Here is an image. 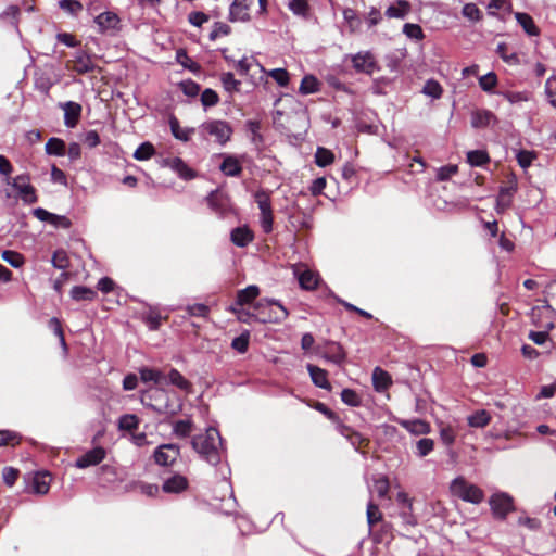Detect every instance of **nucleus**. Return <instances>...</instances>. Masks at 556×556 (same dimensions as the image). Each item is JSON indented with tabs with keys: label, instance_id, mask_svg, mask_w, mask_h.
<instances>
[{
	"label": "nucleus",
	"instance_id": "nucleus-1",
	"mask_svg": "<svg viewBox=\"0 0 556 556\" xmlns=\"http://www.w3.org/2000/svg\"><path fill=\"white\" fill-rule=\"evenodd\" d=\"M223 438L215 427H207L204 433L194 435L191 439L192 448L201 459L212 466H217L223 457Z\"/></svg>",
	"mask_w": 556,
	"mask_h": 556
},
{
	"label": "nucleus",
	"instance_id": "nucleus-2",
	"mask_svg": "<svg viewBox=\"0 0 556 556\" xmlns=\"http://www.w3.org/2000/svg\"><path fill=\"white\" fill-rule=\"evenodd\" d=\"M140 401L143 406L164 416H174L181 409L177 395L159 387H150L142 391Z\"/></svg>",
	"mask_w": 556,
	"mask_h": 556
},
{
	"label": "nucleus",
	"instance_id": "nucleus-3",
	"mask_svg": "<svg viewBox=\"0 0 556 556\" xmlns=\"http://www.w3.org/2000/svg\"><path fill=\"white\" fill-rule=\"evenodd\" d=\"M450 490L454 496L467 503L480 504L484 498V493L478 485L460 476L452 480Z\"/></svg>",
	"mask_w": 556,
	"mask_h": 556
},
{
	"label": "nucleus",
	"instance_id": "nucleus-4",
	"mask_svg": "<svg viewBox=\"0 0 556 556\" xmlns=\"http://www.w3.org/2000/svg\"><path fill=\"white\" fill-rule=\"evenodd\" d=\"M200 129L203 134L214 137L215 141L219 144L228 142L232 135V128L226 121L213 119L204 122Z\"/></svg>",
	"mask_w": 556,
	"mask_h": 556
},
{
	"label": "nucleus",
	"instance_id": "nucleus-5",
	"mask_svg": "<svg viewBox=\"0 0 556 556\" xmlns=\"http://www.w3.org/2000/svg\"><path fill=\"white\" fill-rule=\"evenodd\" d=\"M254 198L261 211V227L264 232L269 233L273 230L274 222L270 195L265 190H258Z\"/></svg>",
	"mask_w": 556,
	"mask_h": 556
},
{
	"label": "nucleus",
	"instance_id": "nucleus-6",
	"mask_svg": "<svg viewBox=\"0 0 556 556\" xmlns=\"http://www.w3.org/2000/svg\"><path fill=\"white\" fill-rule=\"evenodd\" d=\"M518 190L517 176L510 173L506 177L505 185L500 188V192L496 199L497 212H504L507 210L513 202V197Z\"/></svg>",
	"mask_w": 556,
	"mask_h": 556
},
{
	"label": "nucleus",
	"instance_id": "nucleus-7",
	"mask_svg": "<svg viewBox=\"0 0 556 556\" xmlns=\"http://www.w3.org/2000/svg\"><path fill=\"white\" fill-rule=\"evenodd\" d=\"M180 456V447L174 443L161 444L153 452L154 463L162 467L172 466Z\"/></svg>",
	"mask_w": 556,
	"mask_h": 556
},
{
	"label": "nucleus",
	"instance_id": "nucleus-8",
	"mask_svg": "<svg viewBox=\"0 0 556 556\" xmlns=\"http://www.w3.org/2000/svg\"><path fill=\"white\" fill-rule=\"evenodd\" d=\"M293 274L298 278L300 287L306 291L315 290L320 282L319 275L309 269L305 264L293 265Z\"/></svg>",
	"mask_w": 556,
	"mask_h": 556
},
{
	"label": "nucleus",
	"instance_id": "nucleus-9",
	"mask_svg": "<svg viewBox=\"0 0 556 556\" xmlns=\"http://www.w3.org/2000/svg\"><path fill=\"white\" fill-rule=\"evenodd\" d=\"M27 488L33 494L45 495L50 490V473L46 470L36 471L24 477Z\"/></svg>",
	"mask_w": 556,
	"mask_h": 556
},
{
	"label": "nucleus",
	"instance_id": "nucleus-10",
	"mask_svg": "<svg viewBox=\"0 0 556 556\" xmlns=\"http://www.w3.org/2000/svg\"><path fill=\"white\" fill-rule=\"evenodd\" d=\"M489 503L494 516L501 519H504L514 509L513 497L507 493L493 494Z\"/></svg>",
	"mask_w": 556,
	"mask_h": 556
},
{
	"label": "nucleus",
	"instance_id": "nucleus-11",
	"mask_svg": "<svg viewBox=\"0 0 556 556\" xmlns=\"http://www.w3.org/2000/svg\"><path fill=\"white\" fill-rule=\"evenodd\" d=\"M205 200L208 207L218 216H226L231 211L229 198L219 190L212 191Z\"/></svg>",
	"mask_w": 556,
	"mask_h": 556
},
{
	"label": "nucleus",
	"instance_id": "nucleus-12",
	"mask_svg": "<svg viewBox=\"0 0 556 556\" xmlns=\"http://www.w3.org/2000/svg\"><path fill=\"white\" fill-rule=\"evenodd\" d=\"M104 459V447L97 446L76 458L75 467L86 469L91 466H97Z\"/></svg>",
	"mask_w": 556,
	"mask_h": 556
},
{
	"label": "nucleus",
	"instance_id": "nucleus-13",
	"mask_svg": "<svg viewBox=\"0 0 556 556\" xmlns=\"http://www.w3.org/2000/svg\"><path fill=\"white\" fill-rule=\"evenodd\" d=\"M253 0H233L229 9V21L248 22L250 21V7Z\"/></svg>",
	"mask_w": 556,
	"mask_h": 556
},
{
	"label": "nucleus",
	"instance_id": "nucleus-14",
	"mask_svg": "<svg viewBox=\"0 0 556 556\" xmlns=\"http://www.w3.org/2000/svg\"><path fill=\"white\" fill-rule=\"evenodd\" d=\"M189 486L188 479L179 473H175L166 479H164L162 484V490L165 493L170 494H179L186 491Z\"/></svg>",
	"mask_w": 556,
	"mask_h": 556
},
{
	"label": "nucleus",
	"instance_id": "nucleus-15",
	"mask_svg": "<svg viewBox=\"0 0 556 556\" xmlns=\"http://www.w3.org/2000/svg\"><path fill=\"white\" fill-rule=\"evenodd\" d=\"M127 295L116 287L115 282L106 277V311L113 309V305L126 303Z\"/></svg>",
	"mask_w": 556,
	"mask_h": 556
},
{
	"label": "nucleus",
	"instance_id": "nucleus-16",
	"mask_svg": "<svg viewBox=\"0 0 556 556\" xmlns=\"http://www.w3.org/2000/svg\"><path fill=\"white\" fill-rule=\"evenodd\" d=\"M264 304H266L268 306H275L276 309L274 311V315H270L268 318H258L257 319L262 323H266V321L281 323L289 315L288 309L278 300L263 299L258 302L257 306L261 307Z\"/></svg>",
	"mask_w": 556,
	"mask_h": 556
},
{
	"label": "nucleus",
	"instance_id": "nucleus-17",
	"mask_svg": "<svg viewBox=\"0 0 556 556\" xmlns=\"http://www.w3.org/2000/svg\"><path fill=\"white\" fill-rule=\"evenodd\" d=\"M86 380L89 395L100 402L99 412L104 415V403L102 402L104 379L99 375L98 377L86 376Z\"/></svg>",
	"mask_w": 556,
	"mask_h": 556
},
{
	"label": "nucleus",
	"instance_id": "nucleus-18",
	"mask_svg": "<svg viewBox=\"0 0 556 556\" xmlns=\"http://www.w3.org/2000/svg\"><path fill=\"white\" fill-rule=\"evenodd\" d=\"M353 67L357 72L371 74L376 67L374 55L370 52L357 53L352 58Z\"/></svg>",
	"mask_w": 556,
	"mask_h": 556
},
{
	"label": "nucleus",
	"instance_id": "nucleus-19",
	"mask_svg": "<svg viewBox=\"0 0 556 556\" xmlns=\"http://www.w3.org/2000/svg\"><path fill=\"white\" fill-rule=\"evenodd\" d=\"M399 425L414 435H424L431 432L430 425L421 419H400Z\"/></svg>",
	"mask_w": 556,
	"mask_h": 556
},
{
	"label": "nucleus",
	"instance_id": "nucleus-20",
	"mask_svg": "<svg viewBox=\"0 0 556 556\" xmlns=\"http://www.w3.org/2000/svg\"><path fill=\"white\" fill-rule=\"evenodd\" d=\"M515 18L517 23L522 27L523 31L529 37H539L541 34V29L535 24L533 17L525 12H517L515 14Z\"/></svg>",
	"mask_w": 556,
	"mask_h": 556
},
{
	"label": "nucleus",
	"instance_id": "nucleus-21",
	"mask_svg": "<svg viewBox=\"0 0 556 556\" xmlns=\"http://www.w3.org/2000/svg\"><path fill=\"white\" fill-rule=\"evenodd\" d=\"M306 368L311 376L312 382L316 387L328 390V391L331 389V384L328 380V375L325 369H323L318 366H315L313 364H307Z\"/></svg>",
	"mask_w": 556,
	"mask_h": 556
},
{
	"label": "nucleus",
	"instance_id": "nucleus-22",
	"mask_svg": "<svg viewBox=\"0 0 556 556\" xmlns=\"http://www.w3.org/2000/svg\"><path fill=\"white\" fill-rule=\"evenodd\" d=\"M63 110L65 125L70 128L75 127L81 115V105L76 102L68 101L63 105Z\"/></svg>",
	"mask_w": 556,
	"mask_h": 556
},
{
	"label": "nucleus",
	"instance_id": "nucleus-23",
	"mask_svg": "<svg viewBox=\"0 0 556 556\" xmlns=\"http://www.w3.org/2000/svg\"><path fill=\"white\" fill-rule=\"evenodd\" d=\"M224 175L229 177H238L243 168L239 160L233 155H226L219 166Z\"/></svg>",
	"mask_w": 556,
	"mask_h": 556
},
{
	"label": "nucleus",
	"instance_id": "nucleus-24",
	"mask_svg": "<svg viewBox=\"0 0 556 556\" xmlns=\"http://www.w3.org/2000/svg\"><path fill=\"white\" fill-rule=\"evenodd\" d=\"M324 357L327 361H329L338 366H341L346 358V353L340 343L330 342V343H328V348H327V351H326Z\"/></svg>",
	"mask_w": 556,
	"mask_h": 556
},
{
	"label": "nucleus",
	"instance_id": "nucleus-25",
	"mask_svg": "<svg viewBox=\"0 0 556 556\" xmlns=\"http://www.w3.org/2000/svg\"><path fill=\"white\" fill-rule=\"evenodd\" d=\"M372 387L377 392L386 391L392 383L390 375L380 367L372 370Z\"/></svg>",
	"mask_w": 556,
	"mask_h": 556
},
{
	"label": "nucleus",
	"instance_id": "nucleus-26",
	"mask_svg": "<svg viewBox=\"0 0 556 556\" xmlns=\"http://www.w3.org/2000/svg\"><path fill=\"white\" fill-rule=\"evenodd\" d=\"M545 311H552V306L548 303V301H546V300L544 301V304L542 306H534V307H532V309H531V319H532V323L538 328H542L543 329L542 331H547L548 332L551 329L554 328V323L552 320H547V321H543V323H538L536 321V317L538 316H543Z\"/></svg>",
	"mask_w": 556,
	"mask_h": 556
},
{
	"label": "nucleus",
	"instance_id": "nucleus-27",
	"mask_svg": "<svg viewBox=\"0 0 556 556\" xmlns=\"http://www.w3.org/2000/svg\"><path fill=\"white\" fill-rule=\"evenodd\" d=\"M409 11L410 3L407 0H397L395 4H392L387 9L386 15L389 18H403L409 13Z\"/></svg>",
	"mask_w": 556,
	"mask_h": 556
},
{
	"label": "nucleus",
	"instance_id": "nucleus-28",
	"mask_svg": "<svg viewBox=\"0 0 556 556\" xmlns=\"http://www.w3.org/2000/svg\"><path fill=\"white\" fill-rule=\"evenodd\" d=\"M260 294V288L255 285H250L244 289L237 292V305H247L252 303Z\"/></svg>",
	"mask_w": 556,
	"mask_h": 556
},
{
	"label": "nucleus",
	"instance_id": "nucleus-29",
	"mask_svg": "<svg viewBox=\"0 0 556 556\" xmlns=\"http://www.w3.org/2000/svg\"><path fill=\"white\" fill-rule=\"evenodd\" d=\"M169 127L173 136L184 142L190 140L191 135L194 132V128H181L179 121L175 116L169 118Z\"/></svg>",
	"mask_w": 556,
	"mask_h": 556
},
{
	"label": "nucleus",
	"instance_id": "nucleus-30",
	"mask_svg": "<svg viewBox=\"0 0 556 556\" xmlns=\"http://www.w3.org/2000/svg\"><path fill=\"white\" fill-rule=\"evenodd\" d=\"M254 239L253 231L247 226H240L231 230V243H250Z\"/></svg>",
	"mask_w": 556,
	"mask_h": 556
},
{
	"label": "nucleus",
	"instance_id": "nucleus-31",
	"mask_svg": "<svg viewBox=\"0 0 556 556\" xmlns=\"http://www.w3.org/2000/svg\"><path fill=\"white\" fill-rule=\"evenodd\" d=\"M245 127L248 131L251 134V141L256 147H261L264 144V137L261 134L262 124L256 119H249L245 122Z\"/></svg>",
	"mask_w": 556,
	"mask_h": 556
},
{
	"label": "nucleus",
	"instance_id": "nucleus-32",
	"mask_svg": "<svg viewBox=\"0 0 556 556\" xmlns=\"http://www.w3.org/2000/svg\"><path fill=\"white\" fill-rule=\"evenodd\" d=\"M494 118L493 113L485 110H477L471 114V126L473 128L486 127Z\"/></svg>",
	"mask_w": 556,
	"mask_h": 556
},
{
	"label": "nucleus",
	"instance_id": "nucleus-33",
	"mask_svg": "<svg viewBox=\"0 0 556 556\" xmlns=\"http://www.w3.org/2000/svg\"><path fill=\"white\" fill-rule=\"evenodd\" d=\"M194 429L193 421L188 419L176 420L173 424V433L178 438H187Z\"/></svg>",
	"mask_w": 556,
	"mask_h": 556
},
{
	"label": "nucleus",
	"instance_id": "nucleus-34",
	"mask_svg": "<svg viewBox=\"0 0 556 556\" xmlns=\"http://www.w3.org/2000/svg\"><path fill=\"white\" fill-rule=\"evenodd\" d=\"M172 168L177 172L179 177L189 180L195 177V172L191 169L180 157H174L170 162Z\"/></svg>",
	"mask_w": 556,
	"mask_h": 556
},
{
	"label": "nucleus",
	"instance_id": "nucleus-35",
	"mask_svg": "<svg viewBox=\"0 0 556 556\" xmlns=\"http://www.w3.org/2000/svg\"><path fill=\"white\" fill-rule=\"evenodd\" d=\"M71 296L75 301H87L96 298L97 292L87 286L77 285L72 288Z\"/></svg>",
	"mask_w": 556,
	"mask_h": 556
},
{
	"label": "nucleus",
	"instance_id": "nucleus-36",
	"mask_svg": "<svg viewBox=\"0 0 556 556\" xmlns=\"http://www.w3.org/2000/svg\"><path fill=\"white\" fill-rule=\"evenodd\" d=\"M168 383L177 387L182 391H190L191 383L177 369L172 368L167 375Z\"/></svg>",
	"mask_w": 556,
	"mask_h": 556
},
{
	"label": "nucleus",
	"instance_id": "nucleus-37",
	"mask_svg": "<svg viewBox=\"0 0 556 556\" xmlns=\"http://www.w3.org/2000/svg\"><path fill=\"white\" fill-rule=\"evenodd\" d=\"M139 374L141 381L144 383L153 382L155 384H160L164 379L163 372L155 368L142 367L140 368Z\"/></svg>",
	"mask_w": 556,
	"mask_h": 556
},
{
	"label": "nucleus",
	"instance_id": "nucleus-38",
	"mask_svg": "<svg viewBox=\"0 0 556 556\" xmlns=\"http://www.w3.org/2000/svg\"><path fill=\"white\" fill-rule=\"evenodd\" d=\"M491 420L490 414L485 409H480L468 416L467 422L473 428H483L489 425Z\"/></svg>",
	"mask_w": 556,
	"mask_h": 556
},
{
	"label": "nucleus",
	"instance_id": "nucleus-39",
	"mask_svg": "<svg viewBox=\"0 0 556 556\" xmlns=\"http://www.w3.org/2000/svg\"><path fill=\"white\" fill-rule=\"evenodd\" d=\"M491 161L485 150H472L467 153V162L471 166H484Z\"/></svg>",
	"mask_w": 556,
	"mask_h": 556
},
{
	"label": "nucleus",
	"instance_id": "nucleus-40",
	"mask_svg": "<svg viewBox=\"0 0 556 556\" xmlns=\"http://www.w3.org/2000/svg\"><path fill=\"white\" fill-rule=\"evenodd\" d=\"M139 419L134 414H125L118 418L117 427L121 431L132 432L138 428Z\"/></svg>",
	"mask_w": 556,
	"mask_h": 556
},
{
	"label": "nucleus",
	"instance_id": "nucleus-41",
	"mask_svg": "<svg viewBox=\"0 0 556 556\" xmlns=\"http://www.w3.org/2000/svg\"><path fill=\"white\" fill-rule=\"evenodd\" d=\"M288 8L293 12V14L302 17L308 18L311 7L308 0H290Z\"/></svg>",
	"mask_w": 556,
	"mask_h": 556
},
{
	"label": "nucleus",
	"instance_id": "nucleus-42",
	"mask_svg": "<svg viewBox=\"0 0 556 556\" xmlns=\"http://www.w3.org/2000/svg\"><path fill=\"white\" fill-rule=\"evenodd\" d=\"M46 152L49 155L63 156L66 153L65 142L60 138H50L46 143Z\"/></svg>",
	"mask_w": 556,
	"mask_h": 556
},
{
	"label": "nucleus",
	"instance_id": "nucleus-43",
	"mask_svg": "<svg viewBox=\"0 0 556 556\" xmlns=\"http://www.w3.org/2000/svg\"><path fill=\"white\" fill-rule=\"evenodd\" d=\"M319 90V81L313 75H306L302 78L299 91L302 94L315 93Z\"/></svg>",
	"mask_w": 556,
	"mask_h": 556
},
{
	"label": "nucleus",
	"instance_id": "nucleus-44",
	"mask_svg": "<svg viewBox=\"0 0 556 556\" xmlns=\"http://www.w3.org/2000/svg\"><path fill=\"white\" fill-rule=\"evenodd\" d=\"M1 257L4 262L10 264L13 268H21L25 264V257L13 250H4L1 253Z\"/></svg>",
	"mask_w": 556,
	"mask_h": 556
},
{
	"label": "nucleus",
	"instance_id": "nucleus-45",
	"mask_svg": "<svg viewBox=\"0 0 556 556\" xmlns=\"http://www.w3.org/2000/svg\"><path fill=\"white\" fill-rule=\"evenodd\" d=\"M21 440V433L9 429H0V446H15L20 444Z\"/></svg>",
	"mask_w": 556,
	"mask_h": 556
},
{
	"label": "nucleus",
	"instance_id": "nucleus-46",
	"mask_svg": "<svg viewBox=\"0 0 556 556\" xmlns=\"http://www.w3.org/2000/svg\"><path fill=\"white\" fill-rule=\"evenodd\" d=\"M18 197L26 204H34L38 201L36 189L33 185H23L16 189Z\"/></svg>",
	"mask_w": 556,
	"mask_h": 556
},
{
	"label": "nucleus",
	"instance_id": "nucleus-47",
	"mask_svg": "<svg viewBox=\"0 0 556 556\" xmlns=\"http://www.w3.org/2000/svg\"><path fill=\"white\" fill-rule=\"evenodd\" d=\"M496 52L504 62L510 65H518L520 63L518 54L516 52L509 53L508 46L505 42H501L497 45Z\"/></svg>",
	"mask_w": 556,
	"mask_h": 556
},
{
	"label": "nucleus",
	"instance_id": "nucleus-48",
	"mask_svg": "<svg viewBox=\"0 0 556 556\" xmlns=\"http://www.w3.org/2000/svg\"><path fill=\"white\" fill-rule=\"evenodd\" d=\"M334 154L323 147H318L315 153V162L319 167H326L333 163Z\"/></svg>",
	"mask_w": 556,
	"mask_h": 556
},
{
	"label": "nucleus",
	"instance_id": "nucleus-49",
	"mask_svg": "<svg viewBox=\"0 0 556 556\" xmlns=\"http://www.w3.org/2000/svg\"><path fill=\"white\" fill-rule=\"evenodd\" d=\"M155 154L154 146L147 141L141 143L135 151L134 157L138 161L150 160Z\"/></svg>",
	"mask_w": 556,
	"mask_h": 556
},
{
	"label": "nucleus",
	"instance_id": "nucleus-50",
	"mask_svg": "<svg viewBox=\"0 0 556 556\" xmlns=\"http://www.w3.org/2000/svg\"><path fill=\"white\" fill-rule=\"evenodd\" d=\"M434 448V441L430 438H422L416 442L415 454L422 458L428 456Z\"/></svg>",
	"mask_w": 556,
	"mask_h": 556
},
{
	"label": "nucleus",
	"instance_id": "nucleus-51",
	"mask_svg": "<svg viewBox=\"0 0 556 556\" xmlns=\"http://www.w3.org/2000/svg\"><path fill=\"white\" fill-rule=\"evenodd\" d=\"M143 323L147 325L149 330L155 331L161 327L162 316L160 313L150 309L142 317Z\"/></svg>",
	"mask_w": 556,
	"mask_h": 556
},
{
	"label": "nucleus",
	"instance_id": "nucleus-52",
	"mask_svg": "<svg viewBox=\"0 0 556 556\" xmlns=\"http://www.w3.org/2000/svg\"><path fill=\"white\" fill-rule=\"evenodd\" d=\"M249 342H250V332L245 330L240 336L233 338L231 342V348L236 350L237 352L243 354L249 349Z\"/></svg>",
	"mask_w": 556,
	"mask_h": 556
},
{
	"label": "nucleus",
	"instance_id": "nucleus-53",
	"mask_svg": "<svg viewBox=\"0 0 556 556\" xmlns=\"http://www.w3.org/2000/svg\"><path fill=\"white\" fill-rule=\"evenodd\" d=\"M122 30L119 17L110 11H106V35H116Z\"/></svg>",
	"mask_w": 556,
	"mask_h": 556
},
{
	"label": "nucleus",
	"instance_id": "nucleus-54",
	"mask_svg": "<svg viewBox=\"0 0 556 556\" xmlns=\"http://www.w3.org/2000/svg\"><path fill=\"white\" fill-rule=\"evenodd\" d=\"M231 27L223 22H215L213 25V29L208 35L210 40L214 41L220 37H225L230 35Z\"/></svg>",
	"mask_w": 556,
	"mask_h": 556
},
{
	"label": "nucleus",
	"instance_id": "nucleus-55",
	"mask_svg": "<svg viewBox=\"0 0 556 556\" xmlns=\"http://www.w3.org/2000/svg\"><path fill=\"white\" fill-rule=\"evenodd\" d=\"M422 92L433 99H439L442 96L443 89L437 80L429 79L426 81Z\"/></svg>",
	"mask_w": 556,
	"mask_h": 556
},
{
	"label": "nucleus",
	"instance_id": "nucleus-56",
	"mask_svg": "<svg viewBox=\"0 0 556 556\" xmlns=\"http://www.w3.org/2000/svg\"><path fill=\"white\" fill-rule=\"evenodd\" d=\"M341 400L344 404L352 407H357L362 403L359 395L354 390L349 388L342 390Z\"/></svg>",
	"mask_w": 556,
	"mask_h": 556
},
{
	"label": "nucleus",
	"instance_id": "nucleus-57",
	"mask_svg": "<svg viewBox=\"0 0 556 556\" xmlns=\"http://www.w3.org/2000/svg\"><path fill=\"white\" fill-rule=\"evenodd\" d=\"M51 263H52L53 267H55L56 269H62V270L66 269L70 265V261H68L66 252L64 250L54 251L52 258H51Z\"/></svg>",
	"mask_w": 556,
	"mask_h": 556
},
{
	"label": "nucleus",
	"instance_id": "nucleus-58",
	"mask_svg": "<svg viewBox=\"0 0 556 556\" xmlns=\"http://www.w3.org/2000/svg\"><path fill=\"white\" fill-rule=\"evenodd\" d=\"M20 469L15 468V467H12V466H5L2 470V479H3V482L8 485V486H13L18 477H20Z\"/></svg>",
	"mask_w": 556,
	"mask_h": 556
},
{
	"label": "nucleus",
	"instance_id": "nucleus-59",
	"mask_svg": "<svg viewBox=\"0 0 556 556\" xmlns=\"http://www.w3.org/2000/svg\"><path fill=\"white\" fill-rule=\"evenodd\" d=\"M222 83L226 91H239L241 81L237 80L232 73H224L222 75Z\"/></svg>",
	"mask_w": 556,
	"mask_h": 556
},
{
	"label": "nucleus",
	"instance_id": "nucleus-60",
	"mask_svg": "<svg viewBox=\"0 0 556 556\" xmlns=\"http://www.w3.org/2000/svg\"><path fill=\"white\" fill-rule=\"evenodd\" d=\"M280 87H287L290 81V76L285 68L271 70L268 74Z\"/></svg>",
	"mask_w": 556,
	"mask_h": 556
},
{
	"label": "nucleus",
	"instance_id": "nucleus-61",
	"mask_svg": "<svg viewBox=\"0 0 556 556\" xmlns=\"http://www.w3.org/2000/svg\"><path fill=\"white\" fill-rule=\"evenodd\" d=\"M389 488L390 485L387 477L382 476L374 480V492L378 495L379 498L387 496Z\"/></svg>",
	"mask_w": 556,
	"mask_h": 556
},
{
	"label": "nucleus",
	"instance_id": "nucleus-62",
	"mask_svg": "<svg viewBox=\"0 0 556 556\" xmlns=\"http://www.w3.org/2000/svg\"><path fill=\"white\" fill-rule=\"evenodd\" d=\"M403 33L410 39L421 40L425 37L422 28L418 24L406 23L403 26Z\"/></svg>",
	"mask_w": 556,
	"mask_h": 556
},
{
	"label": "nucleus",
	"instance_id": "nucleus-63",
	"mask_svg": "<svg viewBox=\"0 0 556 556\" xmlns=\"http://www.w3.org/2000/svg\"><path fill=\"white\" fill-rule=\"evenodd\" d=\"M367 522L370 527L379 522L382 518V515L379 510V506L377 504H374L372 502H369L367 504Z\"/></svg>",
	"mask_w": 556,
	"mask_h": 556
},
{
	"label": "nucleus",
	"instance_id": "nucleus-64",
	"mask_svg": "<svg viewBox=\"0 0 556 556\" xmlns=\"http://www.w3.org/2000/svg\"><path fill=\"white\" fill-rule=\"evenodd\" d=\"M462 12L465 17L473 22H478L482 18V13L475 3H466Z\"/></svg>",
	"mask_w": 556,
	"mask_h": 556
}]
</instances>
